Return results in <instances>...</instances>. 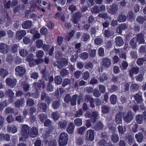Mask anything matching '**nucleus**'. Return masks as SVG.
<instances>
[{
  "mask_svg": "<svg viewBox=\"0 0 146 146\" xmlns=\"http://www.w3.org/2000/svg\"><path fill=\"white\" fill-rule=\"evenodd\" d=\"M138 39L141 43L144 42L143 36L142 34H139L138 35Z\"/></svg>",
  "mask_w": 146,
  "mask_h": 146,
  "instance_id": "obj_39",
  "label": "nucleus"
},
{
  "mask_svg": "<svg viewBox=\"0 0 146 146\" xmlns=\"http://www.w3.org/2000/svg\"><path fill=\"white\" fill-rule=\"evenodd\" d=\"M128 66V64L126 62H123L121 66V68L122 69H125L127 68Z\"/></svg>",
  "mask_w": 146,
  "mask_h": 146,
  "instance_id": "obj_52",
  "label": "nucleus"
},
{
  "mask_svg": "<svg viewBox=\"0 0 146 146\" xmlns=\"http://www.w3.org/2000/svg\"><path fill=\"white\" fill-rule=\"evenodd\" d=\"M9 49V47L7 44L1 43L0 44V52L2 53L6 52Z\"/></svg>",
  "mask_w": 146,
  "mask_h": 146,
  "instance_id": "obj_12",
  "label": "nucleus"
},
{
  "mask_svg": "<svg viewBox=\"0 0 146 146\" xmlns=\"http://www.w3.org/2000/svg\"><path fill=\"white\" fill-rule=\"evenodd\" d=\"M98 16L102 18L105 19L108 17V15L106 13H101L99 14Z\"/></svg>",
  "mask_w": 146,
  "mask_h": 146,
  "instance_id": "obj_63",
  "label": "nucleus"
},
{
  "mask_svg": "<svg viewBox=\"0 0 146 146\" xmlns=\"http://www.w3.org/2000/svg\"><path fill=\"white\" fill-rule=\"evenodd\" d=\"M54 81L56 84L60 85L62 83V80L60 76H57L55 78Z\"/></svg>",
  "mask_w": 146,
  "mask_h": 146,
  "instance_id": "obj_25",
  "label": "nucleus"
},
{
  "mask_svg": "<svg viewBox=\"0 0 146 146\" xmlns=\"http://www.w3.org/2000/svg\"><path fill=\"white\" fill-rule=\"evenodd\" d=\"M26 34V32L24 30H21L17 31L16 34V38L20 40L25 36Z\"/></svg>",
  "mask_w": 146,
  "mask_h": 146,
  "instance_id": "obj_11",
  "label": "nucleus"
},
{
  "mask_svg": "<svg viewBox=\"0 0 146 146\" xmlns=\"http://www.w3.org/2000/svg\"><path fill=\"white\" fill-rule=\"evenodd\" d=\"M85 100L86 102L90 101V102L91 103V106L93 108L94 107V100L91 97L89 96H87Z\"/></svg>",
  "mask_w": 146,
  "mask_h": 146,
  "instance_id": "obj_20",
  "label": "nucleus"
},
{
  "mask_svg": "<svg viewBox=\"0 0 146 146\" xmlns=\"http://www.w3.org/2000/svg\"><path fill=\"white\" fill-rule=\"evenodd\" d=\"M133 117V114L131 111H128L124 116V120L126 122H129L132 120Z\"/></svg>",
  "mask_w": 146,
  "mask_h": 146,
  "instance_id": "obj_9",
  "label": "nucleus"
},
{
  "mask_svg": "<svg viewBox=\"0 0 146 146\" xmlns=\"http://www.w3.org/2000/svg\"><path fill=\"white\" fill-rule=\"evenodd\" d=\"M74 123L77 126H81L82 123V119L80 118L76 119L74 120Z\"/></svg>",
  "mask_w": 146,
  "mask_h": 146,
  "instance_id": "obj_29",
  "label": "nucleus"
},
{
  "mask_svg": "<svg viewBox=\"0 0 146 146\" xmlns=\"http://www.w3.org/2000/svg\"><path fill=\"white\" fill-rule=\"evenodd\" d=\"M36 111V109L33 107H31L30 108L29 111V114L31 115L30 117L32 121H34L35 119V117L34 116H33L32 114H33Z\"/></svg>",
  "mask_w": 146,
  "mask_h": 146,
  "instance_id": "obj_16",
  "label": "nucleus"
},
{
  "mask_svg": "<svg viewBox=\"0 0 146 146\" xmlns=\"http://www.w3.org/2000/svg\"><path fill=\"white\" fill-rule=\"evenodd\" d=\"M0 74L4 78L8 74V72L7 70L2 68L0 70Z\"/></svg>",
  "mask_w": 146,
  "mask_h": 146,
  "instance_id": "obj_24",
  "label": "nucleus"
},
{
  "mask_svg": "<svg viewBox=\"0 0 146 146\" xmlns=\"http://www.w3.org/2000/svg\"><path fill=\"white\" fill-rule=\"evenodd\" d=\"M137 42V39L135 38H133L130 41V44L131 46L133 47L135 46Z\"/></svg>",
  "mask_w": 146,
  "mask_h": 146,
  "instance_id": "obj_36",
  "label": "nucleus"
},
{
  "mask_svg": "<svg viewBox=\"0 0 146 146\" xmlns=\"http://www.w3.org/2000/svg\"><path fill=\"white\" fill-rule=\"evenodd\" d=\"M22 86L25 91L27 92L29 90V86L28 84L24 83L22 84Z\"/></svg>",
  "mask_w": 146,
  "mask_h": 146,
  "instance_id": "obj_46",
  "label": "nucleus"
},
{
  "mask_svg": "<svg viewBox=\"0 0 146 146\" xmlns=\"http://www.w3.org/2000/svg\"><path fill=\"white\" fill-rule=\"evenodd\" d=\"M36 44V47L38 48H40L44 45L42 41L40 39L37 40Z\"/></svg>",
  "mask_w": 146,
  "mask_h": 146,
  "instance_id": "obj_26",
  "label": "nucleus"
},
{
  "mask_svg": "<svg viewBox=\"0 0 146 146\" xmlns=\"http://www.w3.org/2000/svg\"><path fill=\"white\" fill-rule=\"evenodd\" d=\"M37 3L38 4L40 5V6H41V1L40 0H33L30 1L29 3L30 6L31 7L30 9L31 11H33L34 9L37 7V9L39 11H41L43 12L45 11V9L42 8H40L39 6H37L36 3Z\"/></svg>",
  "mask_w": 146,
  "mask_h": 146,
  "instance_id": "obj_2",
  "label": "nucleus"
},
{
  "mask_svg": "<svg viewBox=\"0 0 146 146\" xmlns=\"http://www.w3.org/2000/svg\"><path fill=\"white\" fill-rule=\"evenodd\" d=\"M86 130V128L85 127H80L78 130V133L80 134H82Z\"/></svg>",
  "mask_w": 146,
  "mask_h": 146,
  "instance_id": "obj_37",
  "label": "nucleus"
},
{
  "mask_svg": "<svg viewBox=\"0 0 146 146\" xmlns=\"http://www.w3.org/2000/svg\"><path fill=\"white\" fill-rule=\"evenodd\" d=\"M87 139H88L91 141H93L94 139V132L92 130H88L86 135Z\"/></svg>",
  "mask_w": 146,
  "mask_h": 146,
  "instance_id": "obj_8",
  "label": "nucleus"
},
{
  "mask_svg": "<svg viewBox=\"0 0 146 146\" xmlns=\"http://www.w3.org/2000/svg\"><path fill=\"white\" fill-rule=\"evenodd\" d=\"M25 103V101L24 99L20 100H18L15 103V106L17 108H19L20 106H22Z\"/></svg>",
  "mask_w": 146,
  "mask_h": 146,
  "instance_id": "obj_21",
  "label": "nucleus"
},
{
  "mask_svg": "<svg viewBox=\"0 0 146 146\" xmlns=\"http://www.w3.org/2000/svg\"><path fill=\"white\" fill-rule=\"evenodd\" d=\"M81 15L79 12L76 13L73 17V20L74 23H77Z\"/></svg>",
  "mask_w": 146,
  "mask_h": 146,
  "instance_id": "obj_19",
  "label": "nucleus"
},
{
  "mask_svg": "<svg viewBox=\"0 0 146 146\" xmlns=\"http://www.w3.org/2000/svg\"><path fill=\"white\" fill-rule=\"evenodd\" d=\"M135 101L137 103H141L142 102V99L140 95H139L138 94H136L135 96Z\"/></svg>",
  "mask_w": 146,
  "mask_h": 146,
  "instance_id": "obj_32",
  "label": "nucleus"
},
{
  "mask_svg": "<svg viewBox=\"0 0 146 146\" xmlns=\"http://www.w3.org/2000/svg\"><path fill=\"white\" fill-rule=\"evenodd\" d=\"M30 41V39L27 37H25L23 39V42L26 44H29Z\"/></svg>",
  "mask_w": 146,
  "mask_h": 146,
  "instance_id": "obj_59",
  "label": "nucleus"
},
{
  "mask_svg": "<svg viewBox=\"0 0 146 146\" xmlns=\"http://www.w3.org/2000/svg\"><path fill=\"white\" fill-rule=\"evenodd\" d=\"M74 126L73 123H71L68 125V127L67 128V131L68 133H71L74 131Z\"/></svg>",
  "mask_w": 146,
  "mask_h": 146,
  "instance_id": "obj_18",
  "label": "nucleus"
},
{
  "mask_svg": "<svg viewBox=\"0 0 146 146\" xmlns=\"http://www.w3.org/2000/svg\"><path fill=\"white\" fill-rule=\"evenodd\" d=\"M27 104L29 106H33L34 104V101L30 98H28L27 99Z\"/></svg>",
  "mask_w": 146,
  "mask_h": 146,
  "instance_id": "obj_55",
  "label": "nucleus"
},
{
  "mask_svg": "<svg viewBox=\"0 0 146 146\" xmlns=\"http://www.w3.org/2000/svg\"><path fill=\"white\" fill-rule=\"evenodd\" d=\"M139 71V68L137 67H134L131 68L129 71L130 76L133 77L134 74H137Z\"/></svg>",
  "mask_w": 146,
  "mask_h": 146,
  "instance_id": "obj_15",
  "label": "nucleus"
},
{
  "mask_svg": "<svg viewBox=\"0 0 146 146\" xmlns=\"http://www.w3.org/2000/svg\"><path fill=\"white\" fill-rule=\"evenodd\" d=\"M112 139L114 142H117L118 141V135L114 133L112 135Z\"/></svg>",
  "mask_w": 146,
  "mask_h": 146,
  "instance_id": "obj_38",
  "label": "nucleus"
},
{
  "mask_svg": "<svg viewBox=\"0 0 146 146\" xmlns=\"http://www.w3.org/2000/svg\"><path fill=\"white\" fill-rule=\"evenodd\" d=\"M98 144L99 145H104L105 146H112L111 144L106 142L104 140H102L99 141Z\"/></svg>",
  "mask_w": 146,
  "mask_h": 146,
  "instance_id": "obj_28",
  "label": "nucleus"
},
{
  "mask_svg": "<svg viewBox=\"0 0 146 146\" xmlns=\"http://www.w3.org/2000/svg\"><path fill=\"white\" fill-rule=\"evenodd\" d=\"M47 32V29L45 27H43L40 29V33L42 35H46Z\"/></svg>",
  "mask_w": 146,
  "mask_h": 146,
  "instance_id": "obj_54",
  "label": "nucleus"
},
{
  "mask_svg": "<svg viewBox=\"0 0 146 146\" xmlns=\"http://www.w3.org/2000/svg\"><path fill=\"white\" fill-rule=\"evenodd\" d=\"M38 130L37 128L33 127L29 131L28 126L26 124H24L22 125V128L21 131V134L22 137L20 139V141H22L24 139H27L29 137L30 135L31 137H35L37 136Z\"/></svg>",
  "mask_w": 146,
  "mask_h": 146,
  "instance_id": "obj_1",
  "label": "nucleus"
},
{
  "mask_svg": "<svg viewBox=\"0 0 146 146\" xmlns=\"http://www.w3.org/2000/svg\"><path fill=\"white\" fill-rule=\"evenodd\" d=\"M98 54L100 56H104V50L103 48L101 47L99 48L98 49Z\"/></svg>",
  "mask_w": 146,
  "mask_h": 146,
  "instance_id": "obj_42",
  "label": "nucleus"
},
{
  "mask_svg": "<svg viewBox=\"0 0 146 146\" xmlns=\"http://www.w3.org/2000/svg\"><path fill=\"white\" fill-rule=\"evenodd\" d=\"M14 110L13 109L9 108H7L5 110L4 112L6 114L14 113Z\"/></svg>",
  "mask_w": 146,
  "mask_h": 146,
  "instance_id": "obj_35",
  "label": "nucleus"
},
{
  "mask_svg": "<svg viewBox=\"0 0 146 146\" xmlns=\"http://www.w3.org/2000/svg\"><path fill=\"white\" fill-rule=\"evenodd\" d=\"M68 139V135L66 133H62L60 134L59 137V145L60 146H64L67 144Z\"/></svg>",
  "mask_w": 146,
  "mask_h": 146,
  "instance_id": "obj_3",
  "label": "nucleus"
},
{
  "mask_svg": "<svg viewBox=\"0 0 146 146\" xmlns=\"http://www.w3.org/2000/svg\"><path fill=\"white\" fill-rule=\"evenodd\" d=\"M111 63V60L108 58H105L102 60V65L105 67H109Z\"/></svg>",
  "mask_w": 146,
  "mask_h": 146,
  "instance_id": "obj_14",
  "label": "nucleus"
},
{
  "mask_svg": "<svg viewBox=\"0 0 146 146\" xmlns=\"http://www.w3.org/2000/svg\"><path fill=\"white\" fill-rule=\"evenodd\" d=\"M52 117L54 120L56 121L59 118V115L58 113H54L52 114Z\"/></svg>",
  "mask_w": 146,
  "mask_h": 146,
  "instance_id": "obj_41",
  "label": "nucleus"
},
{
  "mask_svg": "<svg viewBox=\"0 0 146 146\" xmlns=\"http://www.w3.org/2000/svg\"><path fill=\"white\" fill-rule=\"evenodd\" d=\"M57 145L56 141L55 140L50 141L48 144V146H56Z\"/></svg>",
  "mask_w": 146,
  "mask_h": 146,
  "instance_id": "obj_53",
  "label": "nucleus"
},
{
  "mask_svg": "<svg viewBox=\"0 0 146 146\" xmlns=\"http://www.w3.org/2000/svg\"><path fill=\"white\" fill-rule=\"evenodd\" d=\"M19 53L21 56L25 57L27 55L28 53V52L27 50L23 49L20 51Z\"/></svg>",
  "mask_w": 146,
  "mask_h": 146,
  "instance_id": "obj_31",
  "label": "nucleus"
},
{
  "mask_svg": "<svg viewBox=\"0 0 146 146\" xmlns=\"http://www.w3.org/2000/svg\"><path fill=\"white\" fill-rule=\"evenodd\" d=\"M98 114L97 112H94L93 113L92 115V118L94 120V122H95V120L98 118Z\"/></svg>",
  "mask_w": 146,
  "mask_h": 146,
  "instance_id": "obj_43",
  "label": "nucleus"
},
{
  "mask_svg": "<svg viewBox=\"0 0 146 146\" xmlns=\"http://www.w3.org/2000/svg\"><path fill=\"white\" fill-rule=\"evenodd\" d=\"M139 86L136 83H134L132 84L130 87V90L133 92L137 91L139 88Z\"/></svg>",
  "mask_w": 146,
  "mask_h": 146,
  "instance_id": "obj_22",
  "label": "nucleus"
},
{
  "mask_svg": "<svg viewBox=\"0 0 146 146\" xmlns=\"http://www.w3.org/2000/svg\"><path fill=\"white\" fill-rule=\"evenodd\" d=\"M67 60L64 58H62L61 61H56L54 63V65L55 66H57L58 67L61 69L64 66H66L68 64Z\"/></svg>",
  "mask_w": 146,
  "mask_h": 146,
  "instance_id": "obj_5",
  "label": "nucleus"
},
{
  "mask_svg": "<svg viewBox=\"0 0 146 146\" xmlns=\"http://www.w3.org/2000/svg\"><path fill=\"white\" fill-rule=\"evenodd\" d=\"M13 116L12 115H9L7 117V120L9 123H11L13 121L14 118L13 117Z\"/></svg>",
  "mask_w": 146,
  "mask_h": 146,
  "instance_id": "obj_40",
  "label": "nucleus"
},
{
  "mask_svg": "<svg viewBox=\"0 0 146 146\" xmlns=\"http://www.w3.org/2000/svg\"><path fill=\"white\" fill-rule=\"evenodd\" d=\"M16 74L20 76H22L26 72L25 69L23 67L19 66L16 67L15 69Z\"/></svg>",
  "mask_w": 146,
  "mask_h": 146,
  "instance_id": "obj_6",
  "label": "nucleus"
},
{
  "mask_svg": "<svg viewBox=\"0 0 146 146\" xmlns=\"http://www.w3.org/2000/svg\"><path fill=\"white\" fill-rule=\"evenodd\" d=\"M70 96L68 94L66 95L64 98V101L66 103H69L70 100Z\"/></svg>",
  "mask_w": 146,
  "mask_h": 146,
  "instance_id": "obj_60",
  "label": "nucleus"
},
{
  "mask_svg": "<svg viewBox=\"0 0 146 146\" xmlns=\"http://www.w3.org/2000/svg\"><path fill=\"white\" fill-rule=\"evenodd\" d=\"M142 117L141 115H138L136 117V121L139 124L141 123L142 121Z\"/></svg>",
  "mask_w": 146,
  "mask_h": 146,
  "instance_id": "obj_51",
  "label": "nucleus"
},
{
  "mask_svg": "<svg viewBox=\"0 0 146 146\" xmlns=\"http://www.w3.org/2000/svg\"><path fill=\"white\" fill-rule=\"evenodd\" d=\"M7 104L5 101L3 102L0 104V110H2L5 107L7 106Z\"/></svg>",
  "mask_w": 146,
  "mask_h": 146,
  "instance_id": "obj_47",
  "label": "nucleus"
},
{
  "mask_svg": "<svg viewBox=\"0 0 146 146\" xmlns=\"http://www.w3.org/2000/svg\"><path fill=\"white\" fill-rule=\"evenodd\" d=\"M135 137L138 142H141L143 138V135L141 133H139L138 134H136L135 135Z\"/></svg>",
  "mask_w": 146,
  "mask_h": 146,
  "instance_id": "obj_30",
  "label": "nucleus"
},
{
  "mask_svg": "<svg viewBox=\"0 0 146 146\" xmlns=\"http://www.w3.org/2000/svg\"><path fill=\"white\" fill-rule=\"evenodd\" d=\"M78 98V104H80V103L82 101V98L80 97H78L77 95H74L72 97L71 101V104L72 106H75L76 104V100Z\"/></svg>",
  "mask_w": 146,
  "mask_h": 146,
  "instance_id": "obj_10",
  "label": "nucleus"
},
{
  "mask_svg": "<svg viewBox=\"0 0 146 146\" xmlns=\"http://www.w3.org/2000/svg\"><path fill=\"white\" fill-rule=\"evenodd\" d=\"M59 106V103L58 102L55 101L53 103L52 106L54 109H56Z\"/></svg>",
  "mask_w": 146,
  "mask_h": 146,
  "instance_id": "obj_61",
  "label": "nucleus"
},
{
  "mask_svg": "<svg viewBox=\"0 0 146 146\" xmlns=\"http://www.w3.org/2000/svg\"><path fill=\"white\" fill-rule=\"evenodd\" d=\"M61 74L62 76L66 75L68 73V71L65 69H62L61 72Z\"/></svg>",
  "mask_w": 146,
  "mask_h": 146,
  "instance_id": "obj_64",
  "label": "nucleus"
},
{
  "mask_svg": "<svg viewBox=\"0 0 146 146\" xmlns=\"http://www.w3.org/2000/svg\"><path fill=\"white\" fill-rule=\"evenodd\" d=\"M145 19H144L142 17H139L137 19V21L140 23H143Z\"/></svg>",
  "mask_w": 146,
  "mask_h": 146,
  "instance_id": "obj_62",
  "label": "nucleus"
},
{
  "mask_svg": "<svg viewBox=\"0 0 146 146\" xmlns=\"http://www.w3.org/2000/svg\"><path fill=\"white\" fill-rule=\"evenodd\" d=\"M7 85L12 88L15 86L16 83V80L14 78H7L5 81Z\"/></svg>",
  "mask_w": 146,
  "mask_h": 146,
  "instance_id": "obj_7",
  "label": "nucleus"
},
{
  "mask_svg": "<svg viewBox=\"0 0 146 146\" xmlns=\"http://www.w3.org/2000/svg\"><path fill=\"white\" fill-rule=\"evenodd\" d=\"M117 101V97L115 95H112L110 97V101L111 103L113 104H116Z\"/></svg>",
  "mask_w": 146,
  "mask_h": 146,
  "instance_id": "obj_27",
  "label": "nucleus"
},
{
  "mask_svg": "<svg viewBox=\"0 0 146 146\" xmlns=\"http://www.w3.org/2000/svg\"><path fill=\"white\" fill-rule=\"evenodd\" d=\"M67 125V122L65 121H60L58 123V126L59 128H63L65 127Z\"/></svg>",
  "mask_w": 146,
  "mask_h": 146,
  "instance_id": "obj_23",
  "label": "nucleus"
},
{
  "mask_svg": "<svg viewBox=\"0 0 146 146\" xmlns=\"http://www.w3.org/2000/svg\"><path fill=\"white\" fill-rule=\"evenodd\" d=\"M6 93L10 97H12L14 94V93L12 92V90L10 89L7 90L6 92Z\"/></svg>",
  "mask_w": 146,
  "mask_h": 146,
  "instance_id": "obj_56",
  "label": "nucleus"
},
{
  "mask_svg": "<svg viewBox=\"0 0 146 146\" xmlns=\"http://www.w3.org/2000/svg\"><path fill=\"white\" fill-rule=\"evenodd\" d=\"M88 54L86 52H84L81 54L80 57L82 59H86L88 58Z\"/></svg>",
  "mask_w": 146,
  "mask_h": 146,
  "instance_id": "obj_49",
  "label": "nucleus"
},
{
  "mask_svg": "<svg viewBox=\"0 0 146 146\" xmlns=\"http://www.w3.org/2000/svg\"><path fill=\"white\" fill-rule=\"evenodd\" d=\"M126 19V17L124 15H122L119 16V22H123Z\"/></svg>",
  "mask_w": 146,
  "mask_h": 146,
  "instance_id": "obj_48",
  "label": "nucleus"
},
{
  "mask_svg": "<svg viewBox=\"0 0 146 146\" xmlns=\"http://www.w3.org/2000/svg\"><path fill=\"white\" fill-rule=\"evenodd\" d=\"M83 77L84 80H87L89 77V74L88 72L86 71L85 72L83 75Z\"/></svg>",
  "mask_w": 146,
  "mask_h": 146,
  "instance_id": "obj_50",
  "label": "nucleus"
},
{
  "mask_svg": "<svg viewBox=\"0 0 146 146\" xmlns=\"http://www.w3.org/2000/svg\"><path fill=\"white\" fill-rule=\"evenodd\" d=\"M136 79L137 81L141 82L143 80V77L142 74H139L136 76Z\"/></svg>",
  "mask_w": 146,
  "mask_h": 146,
  "instance_id": "obj_44",
  "label": "nucleus"
},
{
  "mask_svg": "<svg viewBox=\"0 0 146 146\" xmlns=\"http://www.w3.org/2000/svg\"><path fill=\"white\" fill-rule=\"evenodd\" d=\"M74 31H72L70 33L66 36V39L68 40H70V38H71L74 35Z\"/></svg>",
  "mask_w": 146,
  "mask_h": 146,
  "instance_id": "obj_45",
  "label": "nucleus"
},
{
  "mask_svg": "<svg viewBox=\"0 0 146 146\" xmlns=\"http://www.w3.org/2000/svg\"><path fill=\"white\" fill-rule=\"evenodd\" d=\"M32 22L30 21H27L23 23L22 26L24 29H29L32 26Z\"/></svg>",
  "mask_w": 146,
  "mask_h": 146,
  "instance_id": "obj_13",
  "label": "nucleus"
},
{
  "mask_svg": "<svg viewBox=\"0 0 146 146\" xmlns=\"http://www.w3.org/2000/svg\"><path fill=\"white\" fill-rule=\"evenodd\" d=\"M44 53L42 50H39L36 53V56L38 58H40L43 56Z\"/></svg>",
  "mask_w": 146,
  "mask_h": 146,
  "instance_id": "obj_34",
  "label": "nucleus"
},
{
  "mask_svg": "<svg viewBox=\"0 0 146 146\" xmlns=\"http://www.w3.org/2000/svg\"><path fill=\"white\" fill-rule=\"evenodd\" d=\"M102 112L104 113H106L108 111V107L105 106H103L102 107Z\"/></svg>",
  "mask_w": 146,
  "mask_h": 146,
  "instance_id": "obj_57",
  "label": "nucleus"
},
{
  "mask_svg": "<svg viewBox=\"0 0 146 146\" xmlns=\"http://www.w3.org/2000/svg\"><path fill=\"white\" fill-rule=\"evenodd\" d=\"M145 60L144 58H139L137 60V63L139 65H141L142 64Z\"/></svg>",
  "mask_w": 146,
  "mask_h": 146,
  "instance_id": "obj_58",
  "label": "nucleus"
},
{
  "mask_svg": "<svg viewBox=\"0 0 146 146\" xmlns=\"http://www.w3.org/2000/svg\"><path fill=\"white\" fill-rule=\"evenodd\" d=\"M41 85H42V88H44L45 87V84L43 82H42V81H41L40 82L35 83L34 84V85L36 88V91H38V90H39L40 89L41 87Z\"/></svg>",
  "mask_w": 146,
  "mask_h": 146,
  "instance_id": "obj_17",
  "label": "nucleus"
},
{
  "mask_svg": "<svg viewBox=\"0 0 146 146\" xmlns=\"http://www.w3.org/2000/svg\"><path fill=\"white\" fill-rule=\"evenodd\" d=\"M33 54H30L27 56V61L29 62V65L31 67L35 65L36 63L38 64L43 62V60H39L40 62H38V60H36L33 58Z\"/></svg>",
  "mask_w": 146,
  "mask_h": 146,
  "instance_id": "obj_4",
  "label": "nucleus"
},
{
  "mask_svg": "<svg viewBox=\"0 0 146 146\" xmlns=\"http://www.w3.org/2000/svg\"><path fill=\"white\" fill-rule=\"evenodd\" d=\"M40 110L41 111H44L47 108V106L45 103H42L39 105Z\"/></svg>",
  "mask_w": 146,
  "mask_h": 146,
  "instance_id": "obj_33",
  "label": "nucleus"
}]
</instances>
